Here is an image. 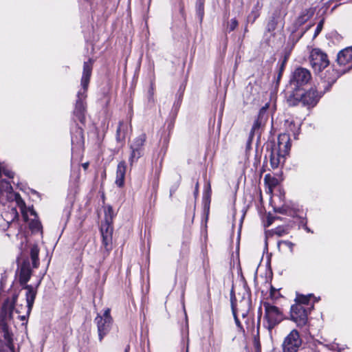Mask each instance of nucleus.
<instances>
[{"mask_svg":"<svg viewBox=\"0 0 352 352\" xmlns=\"http://www.w3.org/2000/svg\"><path fill=\"white\" fill-rule=\"evenodd\" d=\"M92 65L93 61L91 59H89L88 61L84 63L83 72L81 78V86L82 90H80L77 94V100L74 111L75 116L78 118V120L81 123H83L85 120V104L84 100L87 97L86 92L91 76Z\"/></svg>","mask_w":352,"mask_h":352,"instance_id":"obj_1","label":"nucleus"},{"mask_svg":"<svg viewBox=\"0 0 352 352\" xmlns=\"http://www.w3.org/2000/svg\"><path fill=\"white\" fill-rule=\"evenodd\" d=\"M320 96L318 91L311 88L306 92H302L300 89L293 91L287 98L289 106H296L302 104L303 106L314 107L318 102Z\"/></svg>","mask_w":352,"mask_h":352,"instance_id":"obj_2","label":"nucleus"},{"mask_svg":"<svg viewBox=\"0 0 352 352\" xmlns=\"http://www.w3.org/2000/svg\"><path fill=\"white\" fill-rule=\"evenodd\" d=\"M291 147L289 135L282 133L278 135L277 148H272L270 151V161L273 169L276 168L280 163L281 158H284L288 153Z\"/></svg>","mask_w":352,"mask_h":352,"instance_id":"obj_3","label":"nucleus"},{"mask_svg":"<svg viewBox=\"0 0 352 352\" xmlns=\"http://www.w3.org/2000/svg\"><path fill=\"white\" fill-rule=\"evenodd\" d=\"M263 306L265 309L264 324L265 328L271 332L272 330L284 320L283 311L278 307L268 302H264Z\"/></svg>","mask_w":352,"mask_h":352,"instance_id":"obj_4","label":"nucleus"},{"mask_svg":"<svg viewBox=\"0 0 352 352\" xmlns=\"http://www.w3.org/2000/svg\"><path fill=\"white\" fill-rule=\"evenodd\" d=\"M311 307H305L301 304H294L290 309V319L299 328L305 327L308 323V315Z\"/></svg>","mask_w":352,"mask_h":352,"instance_id":"obj_5","label":"nucleus"},{"mask_svg":"<svg viewBox=\"0 0 352 352\" xmlns=\"http://www.w3.org/2000/svg\"><path fill=\"white\" fill-rule=\"evenodd\" d=\"M311 79V75L306 68L298 67L292 73L289 83L294 91L300 89V87L307 85Z\"/></svg>","mask_w":352,"mask_h":352,"instance_id":"obj_6","label":"nucleus"},{"mask_svg":"<svg viewBox=\"0 0 352 352\" xmlns=\"http://www.w3.org/2000/svg\"><path fill=\"white\" fill-rule=\"evenodd\" d=\"M146 140V134L142 133L138 137L135 138L130 144L131 153L129 157V162L131 166L143 155L144 150V146Z\"/></svg>","mask_w":352,"mask_h":352,"instance_id":"obj_7","label":"nucleus"},{"mask_svg":"<svg viewBox=\"0 0 352 352\" xmlns=\"http://www.w3.org/2000/svg\"><path fill=\"white\" fill-rule=\"evenodd\" d=\"M94 322L97 325L99 340L101 342L103 338L109 332L112 324L110 309H107L102 316L98 314L94 319Z\"/></svg>","mask_w":352,"mask_h":352,"instance_id":"obj_8","label":"nucleus"},{"mask_svg":"<svg viewBox=\"0 0 352 352\" xmlns=\"http://www.w3.org/2000/svg\"><path fill=\"white\" fill-rule=\"evenodd\" d=\"M302 342L299 332L296 329H293L285 338L283 342V352H298L302 345Z\"/></svg>","mask_w":352,"mask_h":352,"instance_id":"obj_9","label":"nucleus"},{"mask_svg":"<svg viewBox=\"0 0 352 352\" xmlns=\"http://www.w3.org/2000/svg\"><path fill=\"white\" fill-rule=\"evenodd\" d=\"M310 63L316 72H321L329 65V60L324 52L316 48L311 52Z\"/></svg>","mask_w":352,"mask_h":352,"instance_id":"obj_10","label":"nucleus"},{"mask_svg":"<svg viewBox=\"0 0 352 352\" xmlns=\"http://www.w3.org/2000/svg\"><path fill=\"white\" fill-rule=\"evenodd\" d=\"M18 296L19 294L14 293L11 298H7L3 302L0 311V318L3 322H6L12 319Z\"/></svg>","mask_w":352,"mask_h":352,"instance_id":"obj_11","label":"nucleus"},{"mask_svg":"<svg viewBox=\"0 0 352 352\" xmlns=\"http://www.w3.org/2000/svg\"><path fill=\"white\" fill-rule=\"evenodd\" d=\"M100 232L102 239V248H104L105 250L104 254L108 255L112 249L113 228L109 223L106 222L104 224H102Z\"/></svg>","mask_w":352,"mask_h":352,"instance_id":"obj_12","label":"nucleus"},{"mask_svg":"<svg viewBox=\"0 0 352 352\" xmlns=\"http://www.w3.org/2000/svg\"><path fill=\"white\" fill-rule=\"evenodd\" d=\"M230 301H231L232 311V314H233V316L234 318L235 323L238 327H239L240 329H242L243 327L241 324V322L239 321V320L237 317V314H239L242 316V317L245 318L248 315V314L250 311V306H251V301H250V300L243 301L241 304V305H244V309H241V308L236 309V306H235V303L234 302V291H233V289H232L231 292H230Z\"/></svg>","mask_w":352,"mask_h":352,"instance_id":"obj_13","label":"nucleus"},{"mask_svg":"<svg viewBox=\"0 0 352 352\" xmlns=\"http://www.w3.org/2000/svg\"><path fill=\"white\" fill-rule=\"evenodd\" d=\"M24 289L26 290L25 297L27 305L24 307L26 310V314L25 315L19 316V318L21 321L26 320L30 314L36 296V290L32 285H25Z\"/></svg>","mask_w":352,"mask_h":352,"instance_id":"obj_14","label":"nucleus"},{"mask_svg":"<svg viewBox=\"0 0 352 352\" xmlns=\"http://www.w3.org/2000/svg\"><path fill=\"white\" fill-rule=\"evenodd\" d=\"M337 63L340 66H345L342 73L352 67V46L346 47L340 51L337 55Z\"/></svg>","mask_w":352,"mask_h":352,"instance_id":"obj_15","label":"nucleus"},{"mask_svg":"<svg viewBox=\"0 0 352 352\" xmlns=\"http://www.w3.org/2000/svg\"><path fill=\"white\" fill-rule=\"evenodd\" d=\"M31 274L32 272L29 263L24 262L21 267L19 273V283L23 286V289H24L25 285H28L27 283L30 278Z\"/></svg>","mask_w":352,"mask_h":352,"instance_id":"obj_16","label":"nucleus"},{"mask_svg":"<svg viewBox=\"0 0 352 352\" xmlns=\"http://www.w3.org/2000/svg\"><path fill=\"white\" fill-rule=\"evenodd\" d=\"M126 166L124 161L120 162L117 166L116 184L119 187H122L124 184Z\"/></svg>","mask_w":352,"mask_h":352,"instance_id":"obj_17","label":"nucleus"},{"mask_svg":"<svg viewBox=\"0 0 352 352\" xmlns=\"http://www.w3.org/2000/svg\"><path fill=\"white\" fill-rule=\"evenodd\" d=\"M265 122L258 120L254 121L252 129L250 132L248 142H251L254 135H257L258 137L261 135V127L265 124Z\"/></svg>","mask_w":352,"mask_h":352,"instance_id":"obj_18","label":"nucleus"},{"mask_svg":"<svg viewBox=\"0 0 352 352\" xmlns=\"http://www.w3.org/2000/svg\"><path fill=\"white\" fill-rule=\"evenodd\" d=\"M6 343L0 342V352H14V347L12 343V339L8 333H6Z\"/></svg>","mask_w":352,"mask_h":352,"instance_id":"obj_19","label":"nucleus"},{"mask_svg":"<svg viewBox=\"0 0 352 352\" xmlns=\"http://www.w3.org/2000/svg\"><path fill=\"white\" fill-rule=\"evenodd\" d=\"M39 249L37 245H33L30 249V257L32 261V265L34 268L38 267L39 265L38 260Z\"/></svg>","mask_w":352,"mask_h":352,"instance_id":"obj_20","label":"nucleus"},{"mask_svg":"<svg viewBox=\"0 0 352 352\" xmlns=\"http://www.w3.org/2000/svg\"><path fill=\"white\" fill-rule=\"evenodd\" d=\"M312 297L311 294L308 296L298 295L296 298V304H301L305 307H311V310L313 309L314 305H309V299Z\"/></svg>","mask_w":352,"mask_h":352,"instance_id":"obj_21","label":"nucleus"},{"mask_svg":"<svg viewBox=\"0 0 352 352\" xmlns=\"http://www.w3.org/2000/svg\"><path fill=\"white\" fill-rule=\"evenodd\" d=\"M313 14V12L310 10H305L302 12L300 15L296 20V23L298 25H301L305 23Z\"/></svg>","mask_w":352,"mask_h":352,"instance_id":"obj_22","label":"nucleus"},{"mask_svg":"<svg viewBox=\"0 0 352 352\" xmlns=\"http://www.w3.org/2000/svg\"><path fill=\"white\" fill-rule=\"evenodd\" d=\"M204 0H197L196 3V12L200 22L202 21L204 15Z\"/></svg>","mask_w":352,"mask_h":352,"instance_id":"obj_23","label":"nucleus"},{"mask_svg":"<svg viewBox=\"0 0 352 352\" xmlns=\"http://www.w3.org/2000/svg\"><path fill=\"white\" fill-rule=\"evenodd\" d=\"M309 28H310V26H309L305 30L302 31L300 32H297L296 31H293L289 37V41L291 42L293 45H294L300 40V38L303 36L305 32Z\"/></svg>","mask_w":352,"mask_h":352,"instance_id":"obj_24","label":"nucleus"},{"mask_svg":"<svg viewBox=\"0 0 352 352\" xmlns=\"http://www.w3.org/2000/svg\"><path fill=\"white\" fill-rule=\"evenodd\" d=\"M4 192L12 196V187L10 183L3 179L0 184V193L3 195Z\"/></svg>","mask_w":352,"mask_h":352,"instance_id":"obj_25","label":"nucleus"},{"mask_svg":"<svg viewBox=\"0 0 352 352\" xmlns=\"http://www.w3.org/2000/svg\"><path fill=\"white\" fill-rule=\"evenodd\" d=\"M123 122H119V126L116 131V139L118 142H120L124 139L125 137V129H124Z\"/></svg>","mask_w":352,"mask_h":352,"instance_id":"obj_26","label":"nucleus"},{"mask_svg":"<svg viewBox=\"0 0 352 352\" xmlns=\"http://www.w3.org/2000/svg\"><path fill=\"white\" fill-rule=\"evenodd\" d=\"M268 108V105L266 104L265 107H263L258 112L257 119L261 120L264 122L267 121V110Z\"/></svg>","mask_w":352,"mask_h":352,"instance_id":"obj_27","label":"nucleus"},{"mask_svg":"<svg viewBox=\"0 0 352 352\" xmlns=\"http://www.w3.org/2000/svg\"><path fill=\"white\" fill-rule=\"evenodd\" d=\"M3 175L8 177V178L14 177V173L12 171L7 169L6 167L0 164V177H1Z\"/></svg>","mask_w":352,"mask_h":352,"instance_id":"obj_28","label":"nucleus"},{"mask_svg":"<svg viewBox=\"0 0 352 352\" xmlns=\"http://www.w3.org/2000/svg\"><path fill=\"white\" fill-rule=\"evenodd\" d=\"M277 25V22L276 19L273 17L267 23V30L268 32H272L274 31Z\"/></svg>","mask_w":352,"mask_h":352,"instance_id":"obj_29","label":"nucleus"},{"mask_svg":"<svg viewBox=\"0 0 352 352\" xmlns=\"http://www.w3.org/2000/svg\"><path fill=\"white\" fill-rule=\"evenodd\" d=\"M30 227L33 231H38L41 229V224L38 221H32L30 224Z\"/></svg>","mask_w":352,"mask_h":352,"instance_id":"obj_30","label":"nucleus"},{"mask_svg":"<svg viewBox=\"0 0 352 352\" xmlns=\"http://www.w3.org/2000/svg\"><path fill=\"white\" fill-rule=\"evenodd\" d=\"M238 25V21L236 19H232L230 20L228 25V30L229 32H232L235 30V28Z\"/></svg>","mask_w":352,"mask_h":352,"instance_id":"obj_31","label":"nucleus"},{"mask_svg":"<svg viewBox=\"0 0 352 352\" xmlns=\"http://www.w3.org/2000/svg\"><path fill=\"white\" fill-rule=\"evenodd\" d=\"M259 12L256 10L254 9L252 11L251 14L248 16V21H250L252 19V23H253L256 19L259 16Z\"/></svg>","mask_w":352,"mask_h":352,"instance_id":"obj_32","label":"nucleus"},{"mask_svg":"<svg viewBox=\"0 0 352 352\" xmlns=\"http://www.w3.org/2000/svg\"><path fill=\"white\" fill-rule=\"evenodd\" d=\"M323 23H324L323 20H321L318 23L317 27H316V30H315V33H314V37H316L320 34V32H321V30H322V29L323 28Z\"/></svg>","mask_w":352,"mask_h":352,"instance_id":"obj_33","label":"nucleus"},{"mask_svg":"<svg viewBox=\"0 0 352 352\" xmlns=\"http://www.w3.org/2000/svg\"><path fill=\"white\" fill-rule=\"evenodd\" d=\"M245 300L250 301V300L249 298H245V297H243L242 300H241L239 303H236V299H235V296L234 295V302L235 303V306H236V309H239V308L244 309V305H241V304Z\"/></svg>","mask_w":352,"mask_h":352,"instance_id":"obj_34","label":"nucleus"},{"mask_svg":"<svg viewBox=\"0 0 352 352\" xmlns=\"http://www.w3.org/2000/svg\"><path fill=\"white\" fill-rule=\"evenodd\" d=\"M11 214L12 215V217L10 220V222H12L15 219H16L19 216L18 212L16 211V209L14 207L11 208Z\"/></svg>","mask_w":352,"mask_h":352,"instance_id":"obj_35","label":"nucleus"},{"mask_svg":"<svg viewBox=\"0 0 352 352\" xmlns=\"http://www.w3.org/2000/svg\"><path fill=\"white\" fill-rule=\"evenodd\" d=\"M14 196L15 197V199L19 205H20V204L24 205L25 204L19 194L16 193L14 195Z\"/></svg>","mask_w":352,"mask_h":352,"instance_id":"obj_36","label":"nucleus"},{"mask_svg":"<svg viewBox=\"0 0 352 352\" xmlns=\"http://www.w3.org/2000/svg\"><path fill=\"white\" fill-rule=\"evenodd\" d=\"M261 307L259 308L258 310V321H257V331H258L260 325H261Z\"/></svg>","mask_w":352,"mask_h":352,"instance_id":"obj_37","label":"nucleus"},{"mask_svg":"<svg viewBox=\"0 0 352 352\" xmlns=\"http://www.w3.org/2000/svg\"><path fill=\"white\" fill-rule=\"evenodd\" d=\"M285 233V230L281 228H277L275 231V234L279 236H283Z\"/></svg>","mask_w":352,"mask_h":352,"instance_id":"obj_38","label":"nucleus"},{"mask_svg":"<svg viewBox=\"0 0 352 352\" xmlns=\"http://www.w3.org/2000/svg\"><path fill=\"white\" fill-rule=\"evenodd\" d=\"M314 349L308 347V348H304V349H301L300 352H314Z\"/></svg>","mask_w":352,"mask_h":352,"instance_id":"obj_39","label":"nucleus"},{"mask_svg":"<svg viewBox=\"0 0 352 352\" xmlns=\"http://www.w3.org/2000/svg\"><path fill=\"white\" fill-rule=\"evenodd\" d=\"M76 132L79 134V135H80V140H82V138H83V135H82V129H80V128H79V129H78Z\"/></svg>","mask_w":352,"mask_h":352,"instance_id":"obj_40","label":"nucleus"},{"mask_svg":"<svg viewBox=\"0 0 352 352\" xmlns=\"http://www.w3.org/2000/svg\"><path fill=\"white\" fill-rule=\"evenodd\" d=\"M20 307H21L20 309H19V307H17L15 308V311L16 313H18V314L21 313V310H22L23 306L21 305Z\"/></svg>","mask_w":352,"mask_h":352,"instance_id":"obj_41","label":"nucleus"},{"mask_svg":"<svg viewBox=\"0 0 352 352\" xmlns=\"http://www.w3.org/2000/svg\"><path fill=\"white\" fill-rule=\"evenodd\" d=\"M82 166L85 170H86L89 166V163L88 162L84 163L82 164Z\"/></svg>","mask_w":352,"mask_h":352,"instance_id":"obj_42","label":"nucleus"},{"mask_svg":"<svg viewBox=\"0 0 352 352\" xmlns=\"http://www.w3.org/2000/svg\"><path fill=\"white\" fill-rule=\"evenodd\" d=\"M284 243L287 244L288 246H292V243L289 241H285Z\"/></svg>","mask_w":352,"mask_h":352,"instance_id":"obj_43","label":"nucleus"},{"mask_svg":"<svg viewBox=\"0 0 352 352\" xmlns=\"http://www.w3.org/2000/svg\"><path fill=\"white\" fill-rule=\"evenodd\" d=\"M30 213H31L32 215H34L35 217H36V213L35 211L32 210Z\"/></svg>","mask_w":352,"mask_h":352,"instance_id":"obj_44","label":"nucleus"},{"mask_svg":"<svg viewBox=\"0 0 352 352\" xmlns=\"http://www.w3.org/2000/svg\"><path fill=\"white\" fill-rule=\"evenodd\" d=\"M129 349H130L129 346H127L126 347L125 350H124V352H129Z\"/></svg>","mask_w":352,"mask_h":352,"instance_id":"obj_45","label":"nucleus"},{"mask_svg":"<svg viewBox=\"0 0 352 352\" xmlns=\"http://www.w3.org/2000/svg\"><path fill=\"white\" fill-rule=\"evenodd\" d=\"M268 178H270V175H266L265 176V180L266 181Z\"/></svg>","mask_w":352,"mask_h":352,"instance_id":"obj_46","label":"nucleus"},{"mask_svg":"<svg viewBox=\"0 0 352 352\" xmlns=\"http://www.w3.org/2000/svg\"><path fill=\"white\" fill-rule=\"evenodd\" d=\"M108 211H109V212H112V208H111V206H109V207L108 208Z\"/></svg>","mask_w":352,"mask_h":352,"instance_id":"obj_47","label":"nucleus"},{"mask_svg":"<svg viewBox=\"0 0 352 352\" xmlns=\"http://www.w3.org/2000/svg\"><path fill=\"white\" fill-rule=\"evenodd\" d=\"M72 143H74V138H73V137L72 138Z\"/></svg>","mask_w":352,"mask_h":352,"instance_id":"obj_48","label":"nucleus"},{"mask_svg":"<svg viewBox=\"0 0 352 352\" xmlns=\"http://www.w3.org/2000/svg\"><path fill=\"white\" fill-rule=\"evenodd\" d=\"M197 188H198V183L196 184V190H197Z\"/></svg>","mask_w":352,"mask_h":352,"instance_id":"obj_49","label":"nucleus"},{"mask_svg":"<svg viewBox=\"0 0 352 352\" xmlns=\"http://www.w3.org/2000/svg\"><path fill=\"white\" fill-rule=\"evenodd\" d=\"M314 352H320L318 350L314 349Z\"/></svg>","mask_w":352,"mask_h":352,"instance_id":"obj_50","label":"nucleus"}]
</instances>
